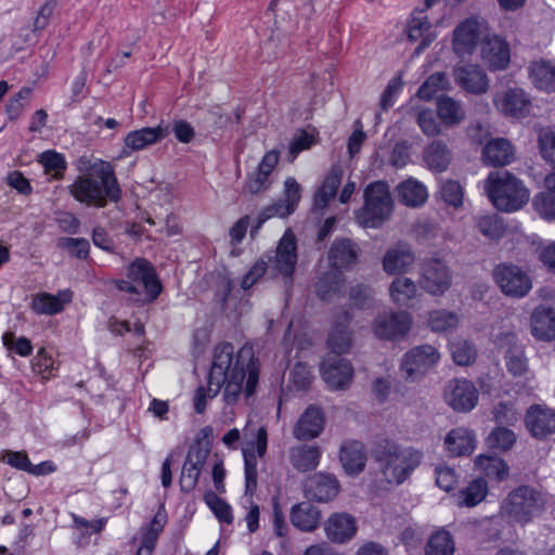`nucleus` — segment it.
Here are the masks:
<instances>
[{
  "mask_svg": "<svg viewBox=\"0 0 555 555\" xmlns=\"http://www.w3.org/2000/svg\"><path fill=\"white\" fill-rule=\"evenodd\" d=\"M235 348L230 343L216 346L208 377V390L198 387L194 396V409L201 414L206 409L207 398H214L223 387L225 403H235L243 389L247 397L254 395L259 377L258 360L251 346H243L234 358Z\"/></svg>",
  "mask_w": 555,
  "mask_h": 555,
  "instance_id": "nucleus-1",
  "label": "nucleus"
},
{
  "mask_svg": "<svg viewBox=\"0 0 555 555\" xmlns=\"http://www.w3.org/2000/svg\"><path fill=\"white\" fill-rule=\"evenodd\" d=\"M69 193L80 203L104 207L107 199L117 202L121 191L112 167L103 163L79 176L69 186Z\"/></svg>",
  "mask_w": 555,
  "mask_h": 555,
  "instance_id": "nucleus-2",
  "label": "nucleus"
},
{
  "mask_svg": "<svg viewBox=\"0 0 555 555\" xmlns=\"http://www.w3.org/2000/svg\"><path fill=\"white\" fill-rule=\"evenodd\" d=\"M373 456L385 479L389 483L401 485L421 465L424 453L413 447H402L392 440L383 439L376 443Z\"/></svg>",
  "mask_w": 555,
  "mask_h": 555,
  "instance_id": "nucleus-3",
  "label": "nucleus"
},
{
  "mask_svg": "<svg viewBox=\"0 0 555 555\" xmlns=\"http://www.w3.org/2000/svg\"><path fill=\"white\" fill-rule=\"evenodd\" d=\"M485 189L493 205L502 211L513 212L522 208L529 201V190L508 171L491 172Z\"/></svg>",
  "mask_w": 555,
  "mask_h": 555,
  "instance_id": "nucleus-4",
  "label": "nucleus"
},
{
  "mask_svg": "<svg viewBox=\"0 0 555 555\" xmlns=\"http://www.w3.org/2000/svg\"><path fill=\"white\" fill-rule=\"evenodd\" d=\"M116 287L130 294L139 304L154 301L162 293V284L154 267L143 258L135 259L127 269V280L115 281Z\"/></svg>",
  "mask_w": 555,
  "mask_h": 555,
  "instance_id": "nucleus-5",
  "label": "nucleus"
},
{
  "mask_svg": "<svg viewBox=\"0 0 555 555\" xmlns=\"http://www.w3.org/2000/svg\"><path fill=\"white\" fill-rule=\"evenodd\" d=\"M364 206L356 218L363 228H379L391 216L393 201L385 181L370 183L364 190Z\"/></svg>",
  "mask_w": 555,
  "mask_h": 555,
  "instance_id": "nucleus-6",
  "label": "nucleus"
},
{
  "mask_svg": "<svg viewBox=\"0 0 555 555\" xmlns=\"http://www.w3.org/2000/svg\"><path fill=\"white\" fill-rule=\"evenodd\" d=\"M546 505L544 493L531 486H519L508 493L502 504V512L520 525L530 522Z\"/></svg>",
  "mask_w": 555,
  "mask_h": 555,
  "instance_id": "nucleus-7",
  "label": "nucleus"
},
{
  "mask_svg": "<svg viewBox=\"0 0 555 555\" xmlns=\"http://www.w3.org/2000/svg\"><path fill=\"white\" fill-rule=\"evenodd\" d=\"M440 360V352L431 345L424 344L411 348L404 353L400 372L408 383L420 382Z\"/></svg>",
  "mask_w": 555,
  "mask_h": 555,
  "instance_id": "nucleus-8",
  "label": "nucleus"
},
{
  "mask_svg": "<svg viewBox=\"0 0 555 555\" xmlns=\"http://www.w3.org/2000/svg\"><path fill=\"white\" fill-rule=\"evenodd\" d=\"M298 260L296 237L289 230L280 240L275 254L268 259L269 273L282 276L286 287H291L293 273Z\"/></svg>",
  "mask_w": 555,
  "mask_h": 555,
  "instance_id": "nucleus-9",
  "label": "nucleus"
},
{
  "mask_svg": "<svg viewBox=\"0 0 555 555\" xmlns=\"http://www.w3.org/2000/svg\"><path fill=\"white\" fill-rule=\"evenodd\" d=\"M492 276L501 292L513 298L525 297L532 288V280L529 274L516 264L500 263Z\"/></svg>",
  "mask_w": 555,
  "mask_h": 555,
  "instance_id": "nucleus-10",
  "label": "nucleus"
},
{
  "mask_svg": "<svg viewBox=\"0 0 555 555\" xmlns=\"http://www.w3.org/2000/svg\"><path fill=\"white\" fill-rule=\"evenodd\" d=\"M489 35V25L485 18H466L454 29L453 51L460 56L470 55L478 42L481 43Z\"/></svg>",
  "mask_w": 555,
  "mask_h": 555,
  "instance_id": "nucleus-11",
  "label": "nucleus"
},
{
  "mask_svg": "<svg viewBox=\"0 0 555 555\" xmlns=\"http://www.w3.org/2000/svg\"><path fill=\"white\" fill-rule=\"evenodd\" d=\"M478 397L474 383L465 378L449 380L443 391L446 402L456 412L472 411L477 405Z\"/></svg>",
  "mask_w": 555,
  "mask_h": 555,
  "instance_id": "nucleus-12",
  "label": "nucleus"
},
{
  "mask_svg": "<svg viewBox=\"0 0 555 555\" xmlns=\"http://www.w3.org/2000/svg\"><path fill=\"white\" fill-rule=\"evenodd\" d=\"M302 487L307 499L321 503L334 500L340 490L336 476L326 472L310 475L304 481Z\"/></svg>",
  "mask_w": 555,
  "mask_h": 555,
  "instance_id": "nucleus-13",
  "label": "nucleus"
},
{
  "mask_svg": "<svg viewBox=\"0 0 555 555\" xmlns=\"http://www.w3.org/2000/svg\"><path fill=\"white\" fill-rule=\"evenodd\" d=\"M412 325V318L405 311L385 312L376 317L373 323L375 336L385 339H395L405 335Z\"/></svg>",
  "mask_w": 555,
  "mask_h": 555,
  "instance_id": "nucleus-14",
  "label": "nucleus"
},
{
  "mask_svg": "<svg viewBox=\"0 0 555 555\" xmlns=\"http://www.w3.org/2000/svg\"><path fill=\"white\" fill-rule=\"evenodd\" d=\"M455 83L464 91L480 95L489 90L486 72L477 64H460L453 68Z\"/></svg>",
  "mask_w": 555,
  "mask_h": 555,
  "instance_id": "nucleus-15",
  "label": "nucleus"
},
{
  "mask_svg": "<svg viewBox=\"0 0 555 555\" xmlns=\"http://www.w3.org/2000/svg\"><path fill=\"white\" fill-rule=\"evenodd\" d=\"M509 46L498 35L485 37L480 46V59L490 70L505 69L509 63Z\"/></svg>",
  "mask_w": 555,
  "mask_h": 555,
  "instance_id": "nucleus-16",
  "label": "nucleus"
},
{
  "mask_svg": "<svg viewBox=\"0 0 555 555\" xmlns=\"http://www.w3.org/2000/svg\"><path fill=\"white\" fill-rule=\"evenodd\" d=\"M424 291L431 295H441L451 285V275L448 267L438 259H431L423 264L420 280Z\"/></svg>",
  "mask_w": 555,
  "mask_h": 555,
  "instance_id": "nucleus-17",
  "label": "nucleus"
},
{
  "mask_svg": "<svg viewBox=\"0 0 555 555\" xmlns=\"http://www.w3.org/2000/svg\"><path fill=\"white\" fill-rule=\"evenodd\" d=\"M322 376L332 389L345 390L352 382L353 367L348 360L330 356L322 364Z\"/></svg>",
  "mask_w": 555,
  "mask_h": 555,
  "instance_id": "nucleus-18",
  "label": "nucleus"
},
{
  "mask_svg": "<svg viewBox=\"0 0 555 555\" xmlns=\"http://www.w3.org/2000/svg\"><path fill=\"white\" fill-rule=\"evenodd\" d=\"M529 433L538 439H545L555 433V411L539 404L531 405L525 417Z\"/></svg>",
  "mask_w": 555,
  "mask_h": 555,
  "instance_id": "nucleus-19",
  "label": "nucleus"
},
{
  "mask_svg": "<svg viewBox=\"0 0 555 555\" xmlns=\"http://www.w3.org/2000/svg\"><path fill=\"white\" fill-rule=\"evenodd\" d=\"M324 415L320 408L309 405L300 415L293 428L297 440H311L320 436L324 428Z\"/></svg>",
  "mask_w": 555,
  "mask_h": 555,
  "instance_id": "nucleus-20",
  "label": "nucleus"
},
{
  "mask_svg": "<svg viewBox=\"0 0 555 555\" xmlns=\"http://www.w3.org/2000/svg\"><path fill=\"white\" fill-rule=\"evenodd\" d=\"M415 256L406 243L399 242L390 247L383 258V269L387 274L406 272L414 263Z\"/></svg>",
  "mask_w": 555,
  "mask_h": 555,
  "instance_id": "nucleus-21",
  "label": "nucleus"
},
{
  "mask_svg": "<svg viewBox=\"0 0 555 555\" xmlns=\"http://www.w3.org/2000/svg\"><path fill=\"white\" fill-rule=\"evenodd\" d=\"M495 107L505 116L522 117L528 112L530 100L521 89H508L496 93L493 99Z\"/></svg>",
  "mask_w": 555,
  "mask_h": 555,
  "instance_id": "nucleus-22",
  "label": "nucleus"
},
{
  "mask_svg": "<svg viewBox=\"0 0 555 555\" xmlns=\"http://www.w3.org/2000/svg\"><path fill=\"white\" fill-rule=\"evenodd\" d=\"M360 248L350 238H337L328 250V262L335 269H349L358 262Z\"/></svg>",
  "mask_w": 555,
  "mask_h": 555,
  "instance_id": "nucleus-23",
  "label": "nucleus"
},
{
  "mask_svg": "<svg viewBox=\"0 0 555 555\" xmlns=\"http://www.w3.org/2000/svg\"><path fill=\"white\" fill-rule=\"evenodd\" d=\"M325 532L332 542L345 543L357 532L356 519L347 513H336L326 520Z\"/></svg>",
  "mask_w": 555,
  "mask_h": 555,
  "instance_id": "nucleus-24",
  "label": "nucleus"
},
{
  "mask_svg": "<svg viewBox=\"0 0 555 555\" xmlns=\"http://www.w3.org/2000/svg\"><path fill=\"white\" fill-rule=\"evenodd\" d=\"M170 133V127L159 124L156 127H145L129 132L125 137V146L131 151H140L165 139Z\"/></svg>",
  "mask_w": 555,
  "mask_h": 555,
  "instance_id": "nucleus-25",
  "label": "nucleus"
},
{
  "mask_svg": "<svg viewBox=\"0 0 555 555\" xmlns=\"http://www.w3.org/2000/svg\"><path fill=\"white\" fill-rule=\"evenodd\" d=\"M531 334L539 340L555 339V308L539 306L531 314Z\"/></svg>",
  "mask_w": 555,
  "mask_h": 555,
  "instance_id": "nucleus-26",
  "label": "nucleus"
},
{
  "mask_svg": "<svg viewBox=\"0 0 555 555\" xmlns=\"http://www.w3.org/2000/svg\"><path fill=\"white\" fill-rule=\"evenodd\" d=\"M515 151L504 138L490 140L482 150V159L488 166L501 167L514 160Z\"/></svg>",
  "mask_w": 555,
  "mask_h": 555,
  "instance_id": "nucleus-27",
  "label": "nucleus"
},
{
  "mask_svg": "<svg viewBox=\"0 0 555 555\" xmlns=\"http://www.w3.org/2000/svg\"><path fill=\"white\" fill-rule=\"evenodd\" d=\"M322 451L319 446L299 444L289 449V462L300 473L314 470L321 460Z\"/></svg>",
  "mask_w": 555,
  "mask_h": 555,
  "instance_id": "nucleus-28",
  "label": "nucleus"
},
{
  "mask_svg": "<svg viewBox=\"0 0 555 555\" xmlns=\"http://www.w3.org/2000/svg\"><path fill=\"white\" fill-rule=\"evenodd\" d=\"M444 444L452 456L470 455L476 448V437L470 429L457 427L448 433Z\"/></svg>",
  "mask_w": 555,
  "mask_h": 555,
  "instance_id": "nucleus-29",
  "label": "nucleus"
},
{
  "mask_svg": "<svg viewBox=\"0 0 555 555\" xmlns=\"http://www.w3.org/2000/svg\"><path fill=\"white\" fill-rule=\"evenodd\" d=\"M72 292L64 291L57 295L49 293H40L34 296L31 301V309L38 314H56L64 309L66 304L72 301Z\"/></svg>",
  "mask_w": 555,
  "mask_h": 555,
  "instance_id": "nucleus-30",
  "label": "nucleus"
},
{
  "mask_svg": "<svg viewBox=\"0 0 555 555\" xmlns=\"http://www.w3.org/2000/svg\"><path fill=\"white\" fill-rule=\"evenodd\" d=\"M339 460L347 474L356 475L361 473L366 463L364 446L359 441L345 443L340 448Z\"/></svg>",
  "mask_w": 555,
  "mask_h": 555,
  "instance_id": "nucleus-31",
  "label": "nucleus"
},
{
  "mask_svg": "<svg viewBox=\"0 0 555 555\" xmlns=\"http://www.w3.org/2000/svg\"><path fill=\"white\" fill-rule=\"evenodd\" d=\"M351 317L348 311H341L340 315L335 322V327L328 336V347L333 353L337 357L338 354L345 353L351 347V334L347 331Z\"/></svg>",
  "mask_w": 555,
  "mask_h": 555,
  "instance_id": "nucleus-32",
  "label": "nucleus"
},
{
  "mask_svg": "<svg viewBox=\"0 0 555 555\" xmlns=\"http://www.w3.org/2000/svg\"><path fill=\"white\" fill-rule=\"evenodd\" d=\"M437 114L441 122L447 127L459 126L466 118V112L463 104L449 95H441L438 98Z\"/></svg>",
  "mask_w": 555,
  "mask_h": 555,
  "instance_id": "nucleus-33",
  "label": "nucleus"
},
{
  "mask_svg": "<svg viewBox=\"0 0 555 555\" xmlns=\"http://www.w3.org/2000/svg\"><path fill=\"white\" fill-rule=\"evenodd\" d=\"M291 521L301 531H312L319 526L320 511L309 502H301L293 506Z\"/></svg>",
  "mask_w": 555,
  "mask_h": 555,
  "instance_id": "nucleus-34",
  "label": "nucleus"
},
{
  "mask_svg": "<svg viewBox=\"0 0 555 555\" xmlns=\"http://www.w3.org/2000/svg\"><path fill=\"white\" fill-rule=\"evenodd\" d=\"M430 24L427 16H422V12L413 15L408 26V37L411 41L421 39L415 49V53H422L435 39V35L429 31Z\"/></svg>",
  "mask_w": 555,
  "mask_h": 555,
  "instance_id": "nucleus-35",
  "label": "nucleus"
},
{
  "mask_svg": "<svg viewBox=\"0 0 555 555\" xmlns=\"http://www.w3.org/2000/svg\"><path fill=\"white\" fill-rule=\"evenodd\" d=\"M530 79L540 90L555 91V66L546 61L532 62L529 67Z\"/></svg>",
  "mask_w": 555,
  "mask_h": 555,
  "instance_id": "nucleus-36",
  "label": "nucleus"
},
{
  "mask_svg": "<svg viewBox=\"0 0 555 555\" xmlns=\"http://www.w3.org/2000/svg\"><path fill=\"white\" fill-rule=\"evenodd\" d=\"M389 295L393 304L409 307L410 302L418 295V288L410 278L400 276L390 283Z\"/></svg>",
  "mask_w": 555,
  "mask_h": 555,
  "instance_id": "nucleus-37",
  "label": "nucleus"
},
{
  "mask_svg": "<svg viewBox=\"0 0 555 555\" xmlns=\"http://www.w3.org/2000/svg\"><path fill=\"white\" fill-rule=\"evenodd\" d=\"M397 193L399 201L410 207L423 205L428 197L425 185L414 179L401 182L397 186Z\"/></svg>",
  "mask_w": 555,
  "mask_h": 555,
  "instance_id": "nucleus-38",
  "label": "nucleus"
},
{
  "mask_svg": "<svg viewBox=\"0 0 555 555\" xmlns=\"http://www.w3.org/2000/svg\"><path fill=\"white\" fill-rule=\"evenodd\" d=\"M424 159L431 170L444 171L451 159V152L440 140L431 142L424 151Z\"/></svg>",
  "mask_w": 555,
  "mask_h": 555,
  "instance_id": "nucleus-39",
  "label": "nucleus"
},
{
  "mask_svg": "<svg viewBox=\"0 0 555 555\" xmlns=\"http://www.w3.org/2000/svg\"><path fill=\"white\" fill-rule=\"evenodd\" d=\"M340 182L341 170L337 167L332 168L314 195V206L320 209L324 208L336 195Z\"/></svg>",
  "mask_w": 555,
  "mask_h": 555,
  "instance_id": "nucleus-40",
  "label": "nucleus"
},
{
  "mask_svg": "<svg viewBox=\"0 0 555 555\" xmlns=\"http://www.w3.org/2000/svg\"><path fill=\"white\" fill-rule=\"evenodd\" d=\"M475 465L487 477L496 481H503L508 477V466L501 457L479 455L475 460Z\"/></svg>",
  "mask_w": 555,
  "mask_h": 555,
  "instance_id": "nucleus-41",
  "label": "nucleus"
},
{
  "mask_svg": "<svg viewBox=\"0 0 555 555\" xmlns=\"http://www.w3.org/2000/svg\"><path fill=\"white\" fill-rule=\"evenodd\" d=\"M460 323L455 312L444 309L433 310L428 313L427 325L435 333H449L454 331Z\"/></svg>",
  "mask_w": 555,
  "mask_h": 555,
  "instance_id": "nucleus-42",
  "label": "nucleus"
},
{
  "mask_svg": "<svg viewBox=\"0 0 555 555\" xmlns=\"http://www.w3.org/2000/svg\"><path fill=\"white\" fill-rule=\"evenodd\" d=\"M488 494V483L483 478L472 480L459 492L460 505L473 507L485 500Z\"/></svg>",
  "mask_w": 555,
  "mask_h": 555,
  "instance_id": "nucleus-43",
  "label": "nucleus"
},
{
  "mask_svg": "<svg viewBox=\"0 0 555 555\" xmlns=\"http://www.w3.org/2000/svg\"><path fill=\"white\" fill-rule=\"evenodd\" d=\"M476 225L485 237L492 241L500 240L506 231L503 219L496 214L477 217Z\"/></svg>",
  "mask_w": 555,
  "mask_h": 555,
  "instance_id": "nucleus-44",
  "label": "nucleus"
},
{
  "mask_svg": "<svg viewBox=\"0 0 555 555\" xmlns=\"http://www.w3.org/2000/svg\"><path fill=\"white\" fill-rule=\"evenodd\" d=\"M454 542L451 534L446 530L435 532L426 546V555H453Z\"/></svg>",
  "mask_w": 555,
  "mask_h": 555,
  "instance_id": "nucleus-45",
  "label": "nucleus"
},
{
  "mask_svg": "<svg viewBox=\"0 0 555 555\" xmlns=\"http://www.w3.org/2000/svg\"><path fill=\"white\" fill-rule=\"evenodd\" d=\"M450 88V81L443 72H437L430 75L420 87L417 95L420 99L429 101L433 96L442 90Z\"/></svg>",
  "mask_w": 555,
  "mask_h": 555,
  "instance_id": "nucleus-46",
  "label": "nucleus"
},
{
  "mask_svg": "<svg viewBox=\"0 0 555 555\" xmlns=\"http://www.w3.org/2000/svg\"><path fill=\"white\" fill-rule=\"evenodd\" d=\"M450 350L453 361L461 366L472 364L477 357L476 348L470 343L463 339L452 341Z\"/></svg>",
  "mask_w": 555,
  "mask_h": 555,
  "instance_id": "nucleus-47",
  "label": "nucleus"
},
{
  "mask_svg": "<svg viewBox=\"0 0 555 555\" xmlns=\"http://www.w3.org/2000/svg\"><path fill=\"white\" fill-rule=\"evenodd\" d=\"M204 500L220 521L228 525L233 522L232 508L224 500L220 499L212 491L206 492Z\"/></svg>",
  "mask_w": 555,
  "mask_h": 555,
  "instance_id": "nucleus-48",
  "label": "nucleus"
},
{
  "mask_svg": "<svg viewBox=\"0 0 555 555\" xmlns=\"http://www.w3.org/2000/svg\"><path fill=\"white\" fill-rule=\"evenodd\" d=\"M506 367L514 376H521L528 371L527 358L524 350L513 345L505 353Z\"/></svg>",
  "mask_w": 555,
  "mask_h": 555,
  "instance_id": "nucleus-49",
  "label": "nucleus"
},
{
  "mask_svg": "<svg viewBox=\"0 0 555 555\" xmlns=\"http://www.w3.org/2000/svg\"><path fill=\"white\" fill-rule=\"evenodd\" d=\"M487 442L490 448L507 451L516 442V436L511 429L499 426L491 431Z\"/></svg>",
  "mask_w": 555,
  "mask_h": 555,
  "instance_id": "nucleus-50",
  "label": "nucleus"
},
{
  "mask_svg": "<svg viewBox=\"0 0 555 555\" xmlns=\"http://www.w3.org/2000/svg\"><path fill=\"white\" fill-rule=\"evenodd\" d=\"M39 162L43 166L44 171L47 173H51L55 179L62 178L63 172L66 169V162L64 157L54 151H47L42 153Z\"/></svg>",
  "mask_w": 555,
  "mask_h": 555,
  "instance_id": "nucleus-51",
  "label": "nucleus"
},
{
  "mask_svg": "<svg viewBox=\"0 0 555 555\" xmlns=\"http://www.w3.org/2000/svg\"><path fill=\"white\" fill-rule=\"evenodd\" d=\"M440 196L447 205L454 208H459L463 205V188L456 181H444L440 186Z\"/></svg>",
  "mask_w": 555,
  "mask_h": 555,
  "instance_id": "nucleus-52",
  "label": "nucleus"
},
{
  "mask_svg": "<svg viewBox=\"0 0 555 555\" xmlns=\"http://www.w3.org/2000/svg\"><path fill=\"white\" fill-rule=\"evenodd\" d=\"M533 207L544 219H555V193L551 190L541 192L533 199Z\"/></svg>",
  "mask_w": 555,
  "mask_h": 555,
  "instance_id": "nucleus-53",
  "label": "nucleus"
},
{
  "mask_svg": "<svg viewBox=\"0 0 555 555\" xmlns=\"http://www.w3.org/2000/svg\"><path fill=\"white\" fill-rule=\"evenodd\" d=\"M340 274L337 272H327L323 274L315 284V291L323 300L330 298L332 294L339 291Z\"/></svg>",
  "mask_w": 555,
  "mask_h": 555,
  "instance_id": "nucleus-54",
  "label": "nucleus"
},
{
  "mask_svg": "<svg viewBox=\"0 0 555 555\" xmlns=\"http://www.w3.org/2000/svg\"><path fill=\"white\" fill-rule=\"evenodd\" d=\"M538 141L543 159L555 166V131L551 128L540 129Z\"/></svg>",
  "mask_w": 555,
  "mask_h": 555,
  "instance_id": "nucleus-55",
  "label": "nucleus"
},
{
  "mask_svg": "<svg viewBox=\"0 0 555 555\" xmlns=\"http://www.w3.org/2000/svg\"><path fill=\"white\" fill-rule=\"evenodd\" d=\"M245 493L253 495L257 488V459L254 451L244 450Z\"/></svg>",
  "mask_w": 555,
  "mask_h": 555,
  "instance_id": "nucleus-56",
  "label": "nucleus"
},
{
  "mask_svg": "<svg viewBox=\"0 0 555 555\" xmlns=\"http://www.w3.org/2000/svg\"><path fill=\"white\" fill-rule=\"evenodd\" d=\"M209 454V447L198 441L190 447L185 462L201 474Z\"/></svg>",
  "mask_w": 555,
  "mask_h": 555,
  "instance_id": "nucleus-57",
  "label": "nucleus"
},
{
  "mask_svg": "<svg viewBox=\"0 0 555 555\" xmlns=\"http://www.w3.org/2000/svg\"><path fill=\"white\" fill-rule=\"evenodd\" d=\"M289 215L291 212L285 207V203L283 201H278L271 205L266 206L257 217V223L250 231L251 235H254L268 219L275 216L284 218Z\"/></svg>",
  "mask_w": 555,
  "mask_h": 555,
  "instance_id": "nucleus-58",
  "label": "nucleus"
},
{
  "mask_svg": "<svg viewBox=\"0 0 555 555\" xmlns=\"http://www.w3.org/2000/svg\"><path fill=\"white\" fill-rule=\"evenodd\" d=\"M353 306L360 309H369L374 304V291L367 285L359 284L353 286L349 293Z\"/></svg>",
  "mask_w": 555,
  "mask_h": 555,
  "instance_id": "nucleus-59",
  "label": "nucleus"
},
{
  "mask_svg": "<svg viewBox=\"0 0 555 555\" xmlns=\"http://www.w3.org/2000/svg\"><path fill=\"white\" fill-rule=\"evenodd\" d=\"M417 125L427 137H436L441 133V125L430 109H423L417 114Z\"/></svg>",
  "mask_w": 555,
  "mask_h": 555,
  "instance_id": "nucleus-60",
  "label": "nucleus"
},
{
  "mask_svg": "<svg viewBox=\"0 0 555 555\" xmlns=\"http://www.w3.org/2000/svg\"><path fill=\"white\" fill-rule=\"evenodd\" d=\"M57 246L81 259L87 258L89 254V242L86 238L62 237L59 240Z\"/></svg>",
  "mask_w": 555,
  "mask_h": 555,
  "instance_id": "nucleus-61",
  "label": "nucleus"
},
{
  "mask_svg": "<svg viewBox=\"0 0 555 555\" xmlns=\"http://www.w3.org/2000/svg\"><path fill=\"white\" fill-rule=\"evenodd\" d=\"M31 93L30 88H22L8 103L7 113L11 120L17 119Z\"/></svg>",
  "mask_w": 555,
  "mask_h": 555,
  "instance_id": "nucleus-62",
  "label": "nucleus"
},
{
  "mask_svg": "<svg viewBox=\"0 0 555 555\" xmlns=\"http://www.w3.org/2000/svg\"><path fill=\"white\" fill-rule=\"evenodd\" d=\"M300 185L297 181L289 177L284 182V199L285 207L289 210L291 215L295 211L300 201Z\"/></svg>",
  "mask_w": 555,
  "mask_h": 555,
  "instance_id": "nucleus-63",
  "label": "nucleus"
},
{
  "mask_svg": "<svg viewBox=\"0 0 555 555\" xmlns=\"http://www.w3.org/2000/svg\"><path fill=\"white\" fill-rule=\"evenodd\" d=\"M271 185L270 177L256 170L249 175L244 185V192L256 195L268 190Z\"/></svg>",
  "mask_w": 555,
  "mask_h": 555,
  "instance_id": "nucleus-64",
  "label": "nucleus"
}]
</instances>
